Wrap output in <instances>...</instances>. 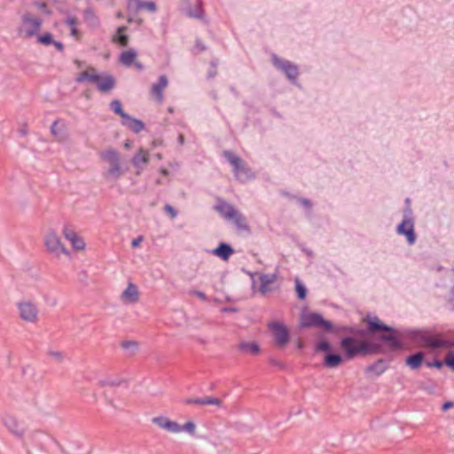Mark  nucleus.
<instances>
[{
    "label": "nucleus",
    "instance_id": "nucleus-1",
    "mask_svg": "<svg viewBox=\"0 0 454 454\" xmlns=\"http://www.w3.org/2000/svg\"><path fill=\"white\" fill-rule=\"evenodd\" d=\"M51 437L41 430H30L21 440L28 454H46Z\"/></svg>",
    "mask_w": 454,
    "mask_h": 454
},
{
    "label": "nucleus",
    "instance_id": "nucleus-2",
    "mask_svg": "<svg viewBox=\"0 0 454 454\" xmlns=\"http://www.w3.org/2000/svg\"><path fill=\"white\" fill-rule=\"evenodd\" d=\"M43 20L31 13L24 12L20 15V22L17 26V35L21 39H30L38 35L42 28Z\"/></svg>",
    "mask_w": 454,
    "mask_h": 454
},
{
    "label": "nucleus",
    "instance_id": "nucleus-3",
    "mask_svg": "<svg viewBox=\"0 0 454 454\" xmlns=\"http://www.w3.org/2000/svg\"><path fill=\"white\" fill-rule=\"evenodd\" d=\"M215 209L223 219L233 223L239 231L247 233L251 231L246 217L230 203L223 200H218Z\"/></svg>",
    "mask_w": 454,
    "mask_h": 454
},
{
    "label": "nucleus",
    "instance_id": "nucleus-4",
    "mask_svg": "<svg viewBox=\"0 0 454 454\" xmlns=\"http://www.w3.org/2000/svg\"><path fill=\"white\" fill-rule=\"evenodd\" d=\"M395 233L403 237L408 246H413L417 242L415 215L409 205L403 208L402 220L395 227Z\"/></svg>",
    "mask_w": 454,
    "mask_h": 454
},
{
    "label": "nucleus",
    "instance_id": "nucleus-5",
    "mask_svg": "<svg viewBox=\"0 0 454 454\" xmlns=\"http://www.w3.org/2000/svg\"><path fill=\"white\" fill-rule=\"evenodd\" d=\"M99 157L109 165L108 169L104 174L106 179L116 181L125 174L126 170L121 166V156L115 149L108 148L101 152Z\"/></svg>",
    "mask_w": 454,
    "mask_h": 454
},
{
    "label": "nucleus",
    "instance_id": "nucleus-6",
    "mask_svg": "<svg viewBox=\"0 0 454 454\" xmlns=\"http://www.w3.org/2000/svg\"><path fill=\"white\" fill-rule=\"evenodd\" d=\"M341 348L346 352L348 358H353L356 355L373 353L378 350V346L372 342L363 340L356 341L351 337L342 339Z\"/></svg>",
    "mask_w": 454,
    "mask_h": 454
},
{
    "label": "nucleus",
    "instance_id": "nucleus-7",
    "mask_svg": "<svg viewBox=\"0 0 454 454\" xmlns=\"http://www.w3.org/2000/svg\"><path fill=\"white\" fill-rule=\"evenodd\" d=\"M223 155L232 167L235 177L242 183L254 178L253 171L247 166L245 161L236 153L231 151H224Z\"/></svg>",
    "mask_w": 454,
    "mask_h": 454
},
{
    "label": "nucleus",
    "instance_id": "nucleus-8",
    "mask_svg": "<svg viewBox=\"0 0 454 454\" xmlns=\"http://www.w3.org/2000/svg\"><path fill=\"white\" fill-rule=\"evenodd\" d=\"M270 59L273 67L283 74L292 84L296 85L298 83L300 76L298 65L276 54H272Z\"/></svg>",
    "mask_w": 454,
    "mask_h": 454
},
{
    "label": "nucleus",
    "instance_id": "nucleus-9",
    "mask_svg": "<svg viewBox=\"0 0 454 454\" xmlns=\"http://www.w3.org/2000/svg\"><path fill=\"white\" fill-rule=\"evenodd\" d=\"M17 312L19 317L27 324H36L39 320V308L37 304L30 300H21L17 302Z\"/></svg>",
    "mask_w": 454,
    "mask_h": 454
},
{
    "label": "nucleus",
    "instance_id": "nucleus-10",
    "mask_svg": "<svg viewBox=\"0 0 454 454\" xmlns=\"http://www.w3.org/2000/svg\"><path fill=\"white\" fill-rule=\"evenodd\" d=\"M43 243L47 251L56 257H59L61 254H70V252L66 248L59 236L54 230H49L45 233Z\"/></svg>",
    "mask_w": 454,
    "mask_h": 454
},
{
    "label": "nucleus",
    "instance_id": "nucleus-11",
    "mask_svg": "<svg viewBox=\"0 0 454 454\" xmlns=\"http://www.w3.org/2000/svg\"><path fill=\"white\" fill-rule=\"evenodd\" d=\"M4 427L14 437L22 440L28 432L24 421L19 419L15 415L6 413L2 417Z\"/></svg>",
    "mask_w": 454,
    "mask_h": 454
},
{
    "label": "nucleus",
    "instance_id": "nucleus-12",
    "mask_svg": "<svg viewBox=\"0 0 454 454\" xmlns=\"http://www.w3.org/2000/svg\"><path fill=\"white\" fill-rule=\"evenodd\" d=\"M412 338L422 346L430 348L434 350L447 348L450 345L449 341L422 331L414 332Z\"/></svg>",
    "mask_w": 454,
    "mask_h": 454
},
{
    "label": "nucleus",
    "instance_id": "nucleus-13",
    "mask_svg": "<svg viewBox=\"0 0 454 454\" xmlns=\"http://www.w3.org/2000/svg\"><path fill=\"white\" fill-rule=\"evenodd\" d=\"M180 10L190 18L203 20L205 16L202 0H182Z\"/></svg>",
    "mask_w": 454,
    "mask_h": 454
},
{
    "label": "nucleus",
    "instance_id": "nucleus-14",
    "mask_svg": "<svg viewBox=\"0 0 454 454\" xmlns=\"http://www.w3.org/2000/svg\"><path fill=\"white\" fill-rule=\"evenodd\" d=\"M368 325H369V330L372 333H375L376 331L389 332L390 333H388V334L381 335L380 339L383 341L389 343L391 346L397 347L399 345L398 340L393 333L394 330L390 326L380 323L378 317H375L373 318L369 319Z\"/></svg>",
    "mask_w": 454,
    "mask_h": 454
},
{
    "label": "nucleus",
    "instance_id": "nucleus-15",
    "mask_svg": "<svg viewBox=\"0 0 454 454\" xmlns=\"http://www.w3.org/2000/svg\"><path fill=\"white\" fill-rule=\"evenodd\" d=\"M301 326H317L325 331H331L333 328L332 323L330 321L325 320L323 317L317 313L302 314L301 318Z\"/></svg>",
    "mask_w": 454,
    "mask_h": 454
},
{
    "label": "nucleus",
    "instance_id": "nucleus-16",
    "mask_svg": "<svg viewBox=\"0 0 454 454\" xmlns=\"http://www.w3.org/2000/svg\"><path fill=\"white\" fill-rule=\"evenodd\" d=\"M62 235L70 242L74 250L83 251L86 248L84 239L78 235L74 228L69 223H65L62 228Z\"/></svg>",
    "mask_w": 454,
    "mask_h": 454
},
{
    "label": "nucleus",
    "instance_id": "nucleus-17",
    "mask_svg": "<svg viewBox=\"0 0 454 454\" xmlns=\"http://www.w3.org/2000/svg\"><path fill=\"white\" fill-rule=\"evenodd\" d=\"M268 326L274 336L276 344L278 347L286 346L289 340V331L287 327L278 321H272L268 325Z\"/></svg>",
    "mask_w": 454,
    "mask_h": 454
},
{
    "label": "nucleus",
    "instance_id": "nucleus-18",
    "mask_svg": "<svg viewBox=\"0 0 454 454\" xmlns=\"http://www.w3.org/2000/svg\"><path fill=\"white\" fill-rule=\"evenodd\" d=\"M150 153L149 151L140 148L137 153L131 158V164L136 169V174L140 175L145 169V166L149 163Z\"/></svg>",
    "mask_w": 454,
    "mask_h": 454
},
{
    "label": "nucleus",
    "instance_id": "nucleus-19",
    "mask_svg": "<svg viewBox=\"0 0 454 454\" xmlns=\"http://www.w3.org/2000/svg\"><path fill=\"white\" fill-rule=\"evenodd\" d=\"M98 77L99 78L97 79L95 85L100 92L107 93L114 88L115 79L113 75L106 73H100Z\"/></svg>",
    "mask_w": 454,
    "mask_h": 454
},
{
    "label": "nucleus",
    "instance_id": "nucleus-20",
    "mask_svg": "<svg viewBox=\"0 0 454 454\" xmlns=\"http://www.w3.org/2000/svg\"><path fill=\"white\" fill-rule=\"evenodd\" d=\"M168 85V77L162 74L159 77L158 81L151 87V94L155 98L159 103L163 101V91Z\"/></svg>",
    "mask_w": 454,
    "mask_h": 454
},
{
    "label": "nucleus",
    "instance_id": "nucleus-21",
    "mask_svg": "<svg viewBox=\"0 0 454 454\" xmlns=\"http://www.w3.org/2000/svg\"><path fill=\"white\" fill-rule=\"evenodd\" d=\"M127 7L130 12H137L139 10H146L149 12H155L157 10L156 4L152 1L143 0H128Z\"/></svg>",
    "mask_w": 454,
    "mask_h": 454
},
{
    "label": "nucleus",
    "instance_id": "nucleus-22",
    "mask_svg": "<svg viewBox=\"0 0 454 454\" xmlns=\"http://www.w3.org/2000/svg\"><path fill=\"white\" fill-rule=\"evenodd\" d=\"M153 423L159 426L160 428L168 432L178 434L181 433V426L166 417H156L153 419Z\"/></svg>",
    "mask_w": 454,
    "mask_h": 454
},
{
    "label": "nucleus",
    "instance_id": "nucleus-23",
    "mask_svg": "<svg viewBox=\"0 0 454 454\" xmlns=\"http://www.w3.org/2000/svg\"><path fill=\"white\" fill-rule=\"evenodd\" d=\"M100 73H98L95 68L89 67L85 71L80 73L76 77V82L79 83L89 82L95 84Z\"/></svg>",
    "mask_w": 454,
    "mask_h": 454
},
{
    "label": "nucleus",
    "instance_id": "nucleus-24",
    "mask_svg": "<svg viewBox=\"0 0 454 454\" xmlns=\"http://www.w3.org/2000/svg\"><path fill=\"white\" fill-rule=\"evenodd\" d=\"M121 124L129 129L134 133H139L145 129V124L142 121L136 119L129 114L125 116L123 120H121Z\"/></svg>",
    "mask_w": 454,
    "mask_h": 454
},
{
    "label": "nucleus",
    "instance_id": "nucleus-25",
    "mask_svg": "<svg viewBox=\"0 0 454 454\" xmlns=\"http://www.w3.org/2000/svg\"><path fill=\"white\" fill-rule=\"evenodd\" d=\"M258 278L260 282V292L262 294H266L271 290V285L276 281L277 275L260 274Z\"/></svg>",
    "mask_w": 454,
    "mask_h": 454
},
{
    "label": "nucleus",
    "instance_id": "nucleus-26",
    "mask_svg": "<svg viewBox=\"0 0 454 454\" xmlns=\"http://www.w3.org/2000/svg\"><path fill=\"white\" fill-rule=\"evenodd\" d=\"M212 254L226 261L234 253V249L226 243H220V245L212 250Z\"/></svg>",
    "mask_w": 454,
    "mask_h": 454
},
{
    "label": "nucleus",
    "instance_id": "nucleus-27",
    "mask_svg": "<svg viewBox=\"0 0 454 454\" xmlns=\"http://www.w3.org/2000/svg\"><path fill=\"white\" fill-rule=\"evenodd\" d=\"M121 298L124 301L134 303L138 300V290L137 287L133 284H129L127 288L121 294Z\"/></svg>",
    "mask_w": 454,
    "mask_h": 454
},
{
    "label": "nucleus",
    "instance_id": "nucleus-28",
    "mask_svg": "<svg viewBox=\"0 0 454 454\" xmlns=\"http://www.w3.org/2000/svg\"><path fill=\"white\" fill-rule=\"evenodd\" d=\"M238 348L244 354L255 355L260 351V347L255 341H240Z\"/></svg>",
    "mask_w": 454,
    "mask_h": 454
},
{
    "label": "nucleus",
    "instance_id": "nucleus-29",
    "mask_svg": "<svg viewBox=\"0 0 454 454\" xmlns=\"http://www.w3.org/2000/svg\"><path fill=\"white\" fill-rule=\"evenodd\" d=\"M126 29L127 27L125 26L119 27L113 35L112 41L121 46H126L129 43V36L124 34Z\"/></svg>",
    "mask_w": 454,
    "mask_h": 454
},
{
    "label": "nucleus",
    "instance_id": "nucleus-30",
    "mask_svg": "<svg viewBox=\"0 0 454 454\" xmlns=\"http://www.w3.org/2000/svg\"><path fill=\"white\" fill-rule=\"evenodd\" d=\"M424 360V353L423 352H418L414 355H411L406 358V364L409 366L411 370H417L419 369Z\"/></svg>",
    "mask_w": 454,
    "mask_h": 454
},
{
    "label": "nucleus",
    "instance_id": "nucleus-31",
    "mask_svg": "<svg viewBox=\"0 0 454 454\" xmlns=\"http://www.w3.org/2000/svg\"><path fill=\"white\" fill-rule=\"evenodd\" d=\"M137 58V52L134 50L125 51L120 55V61L126 67L131 66Z\"/></svg>",
    "mask_w": 454,
    "mask_h": 454
},
{
    "label": "nucleus",
    "instance_id": "nucleus-32",
    "mask_svg": "<svg viewBox=\"0 0 454 454\" xmlns=\"http://www.w3.org/2000/svg\"><path fill=\"white\" fill-rule=\"evenodd\" d=\"M66 24L69 27L70 35L74 38H78L79 31L77 29V24H78L77 19L74 16H67V18L66 20Z\"/></svg>",
    "mask_w": 454,
    "mask_h": 454
},
{
    "label": "nucleus",
    "instance_id": "nucleus-33",
    "mask_svg": "<svg viewBox=\"0 0 454 454\" xmlns=\"http://www.w3.org/2000/svg\"><path fill=\"white\" fill-rule=\"evenodd\" d=\"M341 362V357L339 355L329 354L325 358V365L330 368L338 366Z\"/></svg>",
    "mask_w": 454,
    "mask_h": 454
},
{
    "label": "nucleus",
    "instance_id": "nucleus-34",
    "mask_svg": "<svg viewBox=\"0 0 454 454\" xmlns=\"http://www.w3.org/2000/svg\"><path fill=\"white\" fill-rule=\"evenodd\" d=\"M110 107L111 109L116 114H118L119 116H121V120H123L125 118V116L128 115V114H126L123 109H122V106H121V101L119 100H113L111 103H110Z\"/></svg>",
    "mask_w": 454,
    "mask_h": 454
},
{
    "label": "nucleus",
    "instance_id": "nucleus-35",
    "mask_svg": "<svg viewBox=\"0 0 454 454\" xmlns=\"http://www.w3.org/2000/svg\"><path fill=\"white\" fill-rule=\"evenodd\" d=\"M295 290L299 299L303 300L307 295L306 286L302 284V282L299 278H295Z\"/></svg>",
    "mask_w": 454,
    "mask_h": 454
},
{
    "label": "nucleus",
    "instance_id": "nucleus-36",
    "mask_svg": "<svg viewBox=\"0 0 454 454\" xmlns=\"http://www.w3.org/2000/svg\"><path fill=\"white\" fill-rule=\"evenodd\" d=\"M222 401L216 397L207 396L201 398L200 405H215L221 406Z\"/></svg>",
    "mask_w": 454,
    "mask_h": 454
},
{
    "label": "nucleus",
    "instance_id": "nucleus-37",
    "mask_svg": "<svg viewBox=\"0 0 454 454\" xmlns=\"http://www.w3.org/2000/svg\"><path fill=\"white\" fill-rule=\"evenodd\" d=\"M37 42L43 45H50L52 44L53 38L50 33H45L37 37Z\"/></svg>",
    "mask_w": 454,
    "mask_h": 454
},
{
    "label": "nucleus",
    "instance_id": "nucleus-38",
    "mask_svg": "<svg viewBox=\"0 0 454 454\" xmlns=\"http://www.w3.org/2000/svg\"><path fill=\"white\" fill-rule=\"evenodd\" d=\"M83 16H84V20L87 21V22H90V23H93V22H97V17L93 12V10L91 8H87L85 11H84V13H83Z\"/></svg>",
    "mask_w": 454,
    "mask_h": 454
},
{
    "label": "nucleus",
    "instance_id": "nucleus-39",
    "mask_svg": "<svg viewBox=\"0 0 454 454\" xmlns=\"http://www.w3.org/2000/svg\"><path fill=\"white\" fill-rule=\"evenodd\" d=\"M195 424L192 421H188L184 426H181V432L184 431L192 435L195 433Z\"/></svg>",
    "mask_w": 454,
    "mask_h": 454
},
{
    "label": "nucleus",
    "instance_id": "nucleus-40",
    "mask_svg": "<svg viewBox=\"0 0 454 454\" xmlns=\"http://www.w3.org/2000/svg\"><path fill=\"white\" fill-rule=\"evenodd\" d=\"M444 364L454 370V352L449 351L444 359Z\"/></svg>",
    "mask_w": 454,
    "mask_h": 454
},
{
    "label": "nucleus",
    "instance_id": "nucleus-41",
    "mask_svg": "<svg viewBox=\"0 0 454 454\" xmlns=\"http://www.w3.org/2000/svg\"><path fill=\"white\" fill-rule=\"evenodd\" d=\"M444 364V361L434 360L433 362H426V365L429 368L435 367L437 369H441Z\"/></svg>",
    "mask_w": 454,
    "mask_h": 454
},
{
    "label": "nucleus",
    "instance_id": "nucleus-42",
    "mask_svg": "<svg viewBox=\"0 0 454 454\" xmlns=\"http://www.w3.org/2000/svg\"><path fill=\"white\" fill-rule=\"evenodd\" d=\"M331 347L330 344L327 341H320L317 344V349L320 351H328L330 350Z\"/></svg>",
    "mask_w": 454,
    "mask_h": 454
},
{
    "label": "nucleus",
    "instance_id": "nucleus-43",
    "mask_svg": "<svg viewBox=\"0 0 454 454\" xmlns=\"http://www.w3.org/2000/svg\"><path fill=\"white\" fill-rule=\"evenodd\" d=\"M298 202L300 203L301 206H302L303 207H305L307 209H310L312 207L310 200L308 199L300 198V199H298Z\"/></svg>",
    "mask_w": 454,
    "mask_h": 454
},
{
    "label": "nucleus",
    "instance_id": "nucleus-44",
    "mask_svg": "<svg viewBox=\"0 0 454 454\" xmlns=\"http://www.w3.org/2000/svg\"><path fill=\"white\" fill-rule=\"evenodd\" d=\"M164 210L167 213H168L172 218H175L177 215V211L173 207H171L170 205H166L164 207Z\"/></svg>",
    "mask_w": 454,
    "mask_h": 454
},
{
    "label": "nucleus",
    "instance_id": "nucleus-45",
    "mask_svg": "<svg viewBox=\"0 0 454 454\" xmlns=\"http://www.w3.org/2000/svg\"><path fill=\"white\" fill-rule=\"evenodd\" d=\"M121 346L125 349H135L137 347V343L133 341H124L122 342Z\"/></svg>",
    "mask_w": 454,
    "mask_h": 454
},
{
    "label": "nucleus",
    "instance_id": "nucleus-46",
    "mask_svg": "<svg viewBox=\"0 0 454 454\" xmlns=\"http://www.w3.org/2000/svg\"><path fill=\"white\" fill-rule=\"evenodd\" d=\"M100 384L102 386H106V385H109V386H118V385L121 384V381L120 380H101Z\"/></svg>",
    "mask_w": 454,
    "mask_h": 454
},
{
    "label": "nucleus",
    "instance_id": "nucleus-47",
    "mask_svg": "<svg viewBox=\"0 0 454 454\" xmlns=\"http://www.w3.org/2000/svg\"><path fill=\"white\" fill-rule=\"evenodd\" d=\"M201 398H188L184 400L185 404H199L200 405Z\"/></svg>",
    "mask_w": 454,
    "mask_h": 454
},
{
    "label": "nucleus",
    "instance_id": "nucleus-48",
    "mask_svg": "<svg viewBox=\"0 0 454 454\" xmlns=\"http://www.w3.org/2000/svg\"><path fill=\"white\" fill-rule=\"evenodd\" d=\"M144 240V237L143 236H138L137 239H134L132 241H131V246L132 247H137L140 246V244L143 242Z\"/></svg>",
    "mask_w": 454,
    "mask_h": 454
},
{
    "label": "nucleus",
    "instance_id": "nucleus-49",
    "mask_svg": "<svg viewBox=\"0 0 454 454\" xmlns=\"http://www.w3.org/2000/svg\"><path fill=\"white\" fill-rule=\"evenodd\" d=\"M192 294L203 301H207V295L201 291H193Z\"/></svg>",
    "mask_w": 454,
    "mask_h": 454
},
{
    "label": "nucleus",
    "instance_id": "nucleus-50",
    "mask_svg": "<svg viewBox=\"0 0 454 454\" xmlns=\"http://www.w3.org/2000/svg\"><path fill=\"white\" fill-rule=\"evenodd\" d=\"M453 407H454V403H453V402H446V403H444L442 404V410L443 411H448L449 409L453 408Z\"/></svg>",
    "mask_w": 454,
    "mask_h": 454
},
{
    "label": "nucleus",
    "instance_id": "nucleus-51",
    "mask_svg": "<svg viewBox=\"0 0 454 454\" xmlns=\"http://www.w3.org/2000/svg\"><path fill=\"white\" fill-rule=\"evenodd\" d=\"M301 251L309 257V258H312L313 257V251L309 248H307L305 247H301Z\"/></svg>",
    "mask_w": 454,
    "mask_h": 454
},
{
    "label": "nucleus",
    "instance_id": "nucleus-52",
    "mask_svg": "<svg viewBox=\"0 0 454 454\" xmlns=\"http://www.w3.org/2000/svg\"><path fill=\"white\" fill-rule=\"evenodd\" d=\"M52 44H53V45L56 47V49H57L58 51H63V49H64V45H63V43H60V42L54 41V40H53Z\"/></svg>",
    "mask_w": 454,
    "mask_h": 454
},
{
    "label": "nucleus",
    "instance_id": "nucleus-53",
    "mask_svg": "<svg viewBox=\"0 0 454 454\" xmlns=\"http://www.w3.org/2000/svg\"><path fill=\"white\" fill-rule=\"evenodd\" d=\"M212 65H213L214 69H213V70H211V71H209L208 75H209L210 77H214V76L215 75V67H216V64H215V62H212Z\"/></svg>",
    "mask_w": 454,
    "mask_h": 454
},
{
    "label": "nucleus",
    "instance_id": "nucleus-54",
    "mask_svg": "<svg viewBox=\"0 0 454 454\" xmlns=\"http://www.w3.org/2000/svg\"><path fill=\"white\" fill-rule=\"evenodd\" d=\"M57 126H58V121H54L51 125V132L56 135V131H57Z\"/></svg>",
    "mask_w": 454,
    "mask_h": 454
},
{
    "label": "nucleus",
    "instance_id": "nucleus-55",
    "mask_svg": "<svg viewBox=\"0 0 454 454\" xmlns=\"http://www.w3.org/2000/svg\"><path fill=\"white\" fill-rule=\"evenodd\" d=\"M37 6L42 11H45L47 9V5L44 3L39 4Z\"/></svg>",
    "mask_w": 454,
    "mask_h": 454
},
{
    "label": "nucleus",
    "instance_id": "nucleus-56",
    "mask_svg": "<svg viewBox=\"0 0 454 454\" xmlns=\"http://www.w3.org/2000/svg\"><path fill=\"white\" fill-rule=\"evenodd\" d=\"M133 64H135V67H136L138 70L143 69V65H142L140 62H134Z\"/></svg>",
    "mask_w": 454,
    "mask_h": 454
},
{
    "label": "nucleus",
    "instance_id": "nucleus-57",
    "mask_svg": "<svg viewBox=\"0 0 454 454\" xmlns=\"http://www.w3.org/2000/svg\"><path fill=\"white\" fill-rule=\"evenodd\" d=\"M160 173L166 176L169 174V172L167 168H160Z\"/></svg>",
    "mask_w": 454,
    "mask_h": 454
},
{
    "label": "nucleus",
    "instance_id": "nucleus-58",
    "mask_svg": "<svg viewBox=\"0 0 454 454\" xmlns=\"http://www.w3.org/2000/svg\"><path fill=\"white\" fill-rule=\"evenodd\" d=\"M130 146H131V142L129 140H127L124 143V148L129 149V148H130Z\"/></svg>",
    "mask_w": 454,
    "mask_h": 454
},
{
    "label": "nucleus",
    "instance_id": "nucleus-59",
    "mask_svg": "<svg viewBox=\"0 0 454 454\" xmlns=\"http://www.w3.org/2000/svg\"><path fill=\"white\" fill-rule=\"evenodd\" d=\"M223 311H225V312H232V311H235L234 309H231V308H223L222 309Z\"/></svg>",
    "mask_w": 454,
    "mask_h": 454
},
{
    "label": "nucleus",
    "instance_id": "nucleus-60",
    "mask_svg": "<svg viewBox=\"0 0 454 454\" xmlns=\"http://www.w3.org/2000/svg\"><path fill=\"white\" fill-rule=\"evenodd\" d=\"M178 140H179V143H180V144H183V143H184V136H183V135H180V136L178 137Z\"/></svg>",
    "mask_w": 454,
    "mask_h": 454
},
{
    "label": "nucleus",
    "instance_id": "nucleus-61",
    "mask_svg": "<svg viewBox=\"0 0 454 454\" xmlns=\"http://www.w3.org/2000/svg\"><path fill=\"white\" fill-rule=\"evenodd\" d=\"M155 157H156L158 160H161V159H162V155H161V153H156V154H155Z\"/></svg>",
    "mask_w": 454,
    "mask_h": 454
},
{
    "label": "nucleus",
    "instance_id": "nucleus-62",
    "mask_svg": "<svg viewBox=\"0 0 454 454\" xmlns=\"http://www.w3.org/2000/svg\"><path fill=\"white\" fill-rule=\"evenodd\" d=\"M159 145H160V142H159V141H157V140H154V141L153 142V146H158Z\"/></svg>",
    "mask_w": 454,
    "mask_h": 454
},
{
    "label": "nucleus",
    "instance_id": "nucleus-63",
    "mask_svg": "<svg viewBox=\"0 0 454 454\" xmlns=\"http://www.w3.org/2000/svg\"><path fill=\"white\" fill-rule=\"evenodd\" d=\"M53 356H55L58 358H61L62 357L60 353H53Z\"/></svg>",
    "mask_w": 454,
    "mask_h": 454
},
{
    "label": "nucleus",
    "instance_id": "nucleus-64",
    "mask_svg": "<svg viewBox=\"0 0 454 454\" xmlns=\"http://www.w3.org/2000/svg\"><path fill=\"white\" fill-rule=\"evenodd\" d=\"M157 184H160L162 182H161V179H158L157 181Z\"/></svg>",
    "mask_w": 454,
    "mask_h": 454
}]
</instances>
